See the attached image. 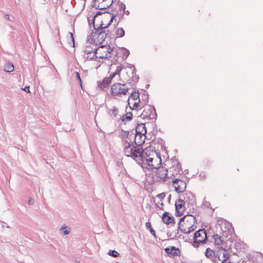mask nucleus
Instances as JSON below:
<instances>
[{
    "instance_id": "obj_1",
    "label": "nucleus",
    "mask_w": 263,
    "mask_h": 263,
    "mask_svg": "<svg viewBox=\"0 0 263 263\" xmlns=\"http://www.w3.org/2000/svg\"><path fill=\"white\" fill-rule=\"evenodd\" d=\"M196 223L197 220L194 215L191 214L184 216L180 219L178 223L177 232L174 235H172V233L168 235L167 233V235L176 237L179 230L184 234H189L195 230Z\"/></svg>"
},
{
    "instance_id": "obj_2",
    "label": "nucleus",
    "mask_w": 263,
    "mask_h": 263,
    "mask_svg": "<svg viewBox=\"0 0 263 263\" xmlns=\"http://www.w3.org/2000/svg\"><path fill=\"white\" fill-rule=\"evenodd\" d=\"M145 155L148 156L147 152L144 153L143 149L139 147L133 146V148L129 149L128 154H125V155L128 157H131L137 162L143 161L146 158Z\"/></svg>"
},
{
    "instance_id": "obj_3",
    "label": "nucleus",
    "mask_w": 263,
    "mask_h": 263,
    "mask_svg": "<svg viewBox=\"0 0 263 263\" xmlns=\"http://www.w3.org/2000/svg\"><path fill=\"white\" fill-rule=\"evenodd\" d=\"M194 241L192 245L194 248H198L200 245H203L208 240L207 234L204 229H199L197 231L193 236Z\"/></svg>"
},
{
    "instance_id": "obj_4",
    "label": "nucleus",
    "mask_w": 263,
    "mask_h": 263,
    "mask_svg": "<svg viewBox=\"0 0 263 263\" xmlns=\"http://www.w3.org/2000/svg\"><path fill=\"white\" fill-rule=\"evenodd\" d=\"M128 90L129 87L125 84L117 83L111 86L110 93L112 96L117 98V97H121L122 96L126 95Z\"/></svg>"
},
{
    "instance_id": "obj_5",
    "label": "nucleus",
    "mask_w": 263,
    "mask_h": 263,
    "mask_svg": "<svg viewBox=\"0 0 263 263\" xmlns=\"http://www.w3.org/2000/svg\"><path fill=\"white\" fill-rule=\"evenodd\" d=\"M116 15H113L110 19L109 23L105 26H103V24L102 23L99 26L97 25H93V28L95 30L94 32L95 35H97L98 36V41L100 42H103L105 41L106 37L104 29L107 28L112 22L114 17Z\"/></svg>"
},
{
    "instance_id": "obj_6",
    "label": "nucleus",
    "mask_w": 263,
    "mask_h": 263,
    "mask_svg": "<svg viewBox=\"0 0 263 263\" xmlns=\"http://www.w3.org/2000/svg\"><path fill=\"white\" fill-rule=\"evenodd\" d=\"M184 201L190 210H195L196 208L195 198L191 192H186L183 195Z\"/></svg>"
},
{
    "instance_id": "obj_7",
    "label": "nucleus",
    "mask_w": 263,
    "mask_h": 263,
    "mask_svg": "<svg viewBox=\"0 0 263 263\" xmlns=\"http://www.w3.org/2000/svg\"><path fill=\"white\" fill-rule=\"evenodd\" d=\"M141 116L143 119L148 120L155 119L157 114L154 107L149 105L146 107L141 114Z\"/></svg>"
},
{
    "instance_id": "obj_8",
    "label": "nucleus",
    "mask_w": 263,
    "mask_h": 263,
    "mask_svg": "<svg viewBox=\"0 0 263 263\" xmlns=\"http://www.w3.org/2000/svg\"><path fill=\"white\" fill-rule=\"evenodd\" d=\"M146 133V127L144 124H139L136 127V134L134 137V142L137 145L140 146L142 144V141L137 142V139L138 136L142 137Z\"/></svg>"
},
{
    "instance_id": "obj_9",
    "label": "nucleus",
    "mask_w": 263,
    "mask_h": 263,
    "mask_svg": "<svg viewBox=\"0 0 263 263\" xmlns=\"http://www.w3.org/2000/svg\"><path fill=\"white\" fill-rule=\"evenodd\" d=\"M230 257L227 251L221 250L216 254L214 263H224Z\"/></svg>"
},
{
    "instance_id": "obj_10",
    "label": "nucleus",
    "mask_w": 263,
    "mask_h": 263,
    "mask_svg": "<svg viewBox=\"0 0 263 263\" xmlns=\"http://www.w3.org/2000/svg\"><path fill=\"white\" fill-rule=\"evenodd\" d=\"M112 3V0L92 1L91 6L97 9L103 10L109 8Z\"/></svg>"
},
{
    "instance_id": "obj_11",
    "label": "nucleus",
    "mask_w": 263,
    "mask_h": 263,
    "mask_svg": "<svg viewBox=\"0 0 263 263\" xmlns=\"http://www.w3.org/2000/svg\"><path fill=\"white\" fill-rule=\"evenodd\" d=\"M214 240L215 245L216 248V253L221 250L227 251L226 242L222 240L221 237L218 234H214L213 236Z\"/></svg>"
},
{
    "instance_id": "obj_12",
    "label": "nucleus",
    "mask_w": 263,
    "mask_h": 263,
    "mask_svg": "<svg viewBox=\"0 0 263 263\" xmlns=\"http://www.w3.org/2000/svg\"><path fill=\"white\" fill-rule=\"evenodd\" d=\"M174 185L175 190L178 193L183 192L186 187V182L178 178H176L172 181Z\"/></svg>"
},
{
    "instance_id": "obj_13",
    "label": "nucleus",
    "mask_w": 263,
    "mask_h": 263,
    "mask_svg": "<svg viewBox=\"0 0 263 263\" xmlns=\"http://www.w3.org/2000/svg\"><path fill=\"white\" fill-rule=\"evenodd\" d=\"M155 172L156 177L160 179V180L165 179L167 176L168 171L167 169L163 166L158 165Z\"/></svg>"
},
{
    "instance_id": "obj_14",
    "label": "nucleus",
    "mask_w": 263,
    "mask_h": 263,
    "mask_svg": "<svg viewBox=\"0 0 263 263\" xmlns=\"http://www.w3.org/2000/svg\"><path fill=\"white\" fill-rule=\"evenodd\" d=\"M98 49H99V48L93 49L90 46L86 47V48L84 50L85 54L88 55V54H91L92 53H93V55L92 57H90L89 55L87 56L86 59L87 60H92L97 59L98 58H99V57L97 55V54L98 53Z\"/></svg>"
},
{
    "instance_id": "obj_15",
    "label": "nucleus",
    "mask_w": 263,
    "mask_h": 263,
    "mask_svg": "<svg viewBox=\"0 0 263 263\" xmlns=\"http://www.w3.org/2000/svg\"><path fill=\"white\" fill-rule=\"evenodd\" d=\"M164 251L170 257L179 256L180 254L179 249L174 246L165 248Z\"/></svg>"
},
{
    "instance_id": "obj_16",
    "label": "nucleus",
    "mask_w": 263,
    "mask_h": 263,
    "mask_svg": "<svg viewBox=\"0 0 263 263\" xmlns=\"http://www.w3.org/2000/svg\"><path fill=\"white\" fill-rule=\"evenodd\" d=\"M162 221L168 225L169 224H175V220H174V217L172 216H170L168 215V213L166 212H165L164 213H163V214H162Z\"/></svg>"
},
{
    "instance_id": "obj_17",
    "label": "nucleus",
    "mask_w": 263,
    "mask_h": 263,
    "mask_svg": "<svg viewBox=\"0 0 263 263\" xmlns=\"http://www.w3.org/2000/svg\"><path fill=\"white\" fill-rule=\"evenodd\" d=\"M106 49V50L104 51V52L105 53V54L104 55H100L99 57V59H109L110 58H111L112 57V55H111V54H112V52L114 51V47H111L110 46H108V47H106L105 46V48Z\"/></svg>"
},
{
    "instance_id": "obj_18",
    "label": "nucleus",
    "mask_w": 263,
    "mask_h": 263,
    "mask_svg": "<svg viewBox=\"0 0 263 263\" xmlns=\"http://www.w3.org/2000/svg\"><path fill=\"white\" fill-rule=\"evenodd\" d=\"M122 145L123 146V153L124 155L125 154H128V152L129 149L133 148V146H134L130 142H128L127 140L123 139L122 140Z\"/></svg>"
},
{
    "instance_id": "obj_19",
    "label": "nucleus",
    "mask_w": 263,
    "mask_h": 263,
    "mask_svg": "<svg viewBox=\"0 0 263 263\" xmlns=\"http://www.w3.org/2000/svg\"><path fill=\"white\" fill-rule=\"evenodd\" d=\"M145 156H146V157H147L145 155ZM144 159H145V160L146 161V163L145 164H146V166H145V167L146 168H147L148 170H153L154 168H157V167L158 166H157V164L155 165V164L153 163V161L154 160L153 158H144Z\"/></svg>"
},
{
    "instance_id": "obj_20",
    "label": "nucleus",
    "mask_w": 263,
    "mask_h": 263,
    "mask_svg": "<svg viewBox=\"0 0 263 263\" xmlns=\"http://www.w3.org/2000/svg\"><path fill=\"white\" fill-rule=\"evenodd\" d=\"M204 254L206 257L208 258H212L216 256V251L214 252L212 249L208 248L206 249Z\"/></svg>"
},
{
    "instance_id": "obj_21",
    "label": "nucleus",
    "mask_w": 263,
    "mask_h": 263,
    "mask_svg": "<svg viewBox=\"0 0 263 263\" xmlns=\"http://www.w3.org/2000/svg\"><path fill=\"white\" fill-rule=\"evenodd\" d=\"M133 119V114L132 112H127L125 115H124L120 118L122 122H124L126 121H130Z\"/></svg>"
},
{
    "instance_id": "obj_22",
    "label": "nucleus",
    "mask_w": 263,
    "mask_h": 263,
    "mask_svg": "<svg viewBox=\"0 0 263 263\" xmlns=\"http://www.w3.org/2000/svg\"><path fill=\"white\" fill-rule=\"evenodd\" d=\"M173 170H175V172H173L172 175L174 176H176L178 173H180L181 172H182L181 164L179 163V162H177L176 166L175 168H173Z\"/></svg>"
},
{
    "instance_id": "obj_23",
    "label": "nucleus",
    "mask_w": 263,
    "mask_h": 263,
    "mask_svg": "<svg viewBox=\"0 0 263 263\" xmlns=\"http://www.w3.org/2000/svg\"><path fill=\"white\" fill-rule=\"evenodd\" d=\"M14 68L13 65L11 63H7L4 67V70L7 72H11L14 71Z\"/></svg>"
},
{
    "instance_id": "obj_24",
    "label": "nucleus",
    "mask_w": 263,
    "mask_h": 263,
    "mask_svg": "<svg viewBox=\"0 0 263 263\" xmlns=\"http://www.w3.org/2000/svg\"><path fill=\"white\" fill-rule=\"evenodd\" d=\"M124 13L125 12H121L120 11V12H117V13H116L115 14L109 13V15H111V17L113 15H116V16L114 17V20L115 19V21L116 22L117 21V18H116V17H118L119 18V20L117 21V24H118V23L120 21V20L123 18V17L124 16Z\"/></svg>"
},
{
    "instance_id": "obj_25",
    "label": "nucleus",
    "mask_w": 263,
    "mask_h": 263,
    "mask_svg": "<svg viewBox=\"0 0 263 263\" xmlns=\"http://www.w3.org/2000/svg\"><path fill=\"white\" fill-rule=\"evenodd\" d=\"M67 226L65 224H64L61 227L60 229V231H61V233L63 234L64 235H67L69 234L70 232V228H68L67 229Z\"/></svg>"
},
{
    "instance_id": "obj_26",
    "label": "nucleus",
    "mask_w": 263,
    "mask_h": 263,
    "mask_svg": "<svg viewBox=\"0 0 263 263\" xmlns=\"http://www.w3.org/2000/svg\"><path fill=\"white\" fill-rule=\"evenodd\" d=\"M145 227L147 229L149 230L151 234L155 237H156V233L155 230L153 229L150 222L147 221L145 223Z\"/></svg>"
},
{
    "instance_id": "obj_27",
    "label": "nucleus",
    "mask_w": 263,
    "mask_h": 263,
    "mask_svg": "<svg viewBox=\"0 0 263 263\" xmlns=\"http://www.w3.org/2000/svg\"><path fill=\"white\" fill-rule=\"evenodd\" d=\"M115 33L117 37H122L125 35V31L122 28H118Z\"/></svg>"
},
{
    "instance_id": "obj_28",
    "label": "nucleus",
    "mask_w": 263,
    "mask_h": 263,
    "mask_svg": "<svg viewBox=\"0 0 263 263\" xmlns=\"http://www.w3.org/2000/svg\"><path fill=\"white\" fill-rule=\"evenodd\" d=\"M124 68V66L123 65H120L118 66L116 69V71L111 74L112 77H114L116 75L118 74L120 76L121 71Z\"/></svg>"
},
{
    "instance_id": "obj_29",
    "label": "nucleus",
    "mask_w": 263,
    "mask_h": 263,
    "mask_svg": "<svg viewBox=\"0 0 263 263\" xmlns=\"http://www.w3.org/2000/svg\"><path fill=\"white\" fill-rule=\"evenodd\" d=\"M108 114L110 115H112L114 117H116L118 114V109L116 106H113L112 109L108 111Z\"/></svg>"
},
{
    "instance_id": "obj_30",
    "label": "nucleus",
    "mask_w": 263,
    "mask_h": 263,
    "mask_svg": "<svg viewBox=\"0 0 263 263\" xmlns=\"http://www.w3.org/2000/svg\"><path fill=\"white\" fill-rule=\"evenodd\" d=\"M113 77L111 75H110L108 77L105 78L102 82H103L105 84V85H107V86L111 83V80L112 79Z\"/></svg>"
},
{
    "instance_id": "obj_31",
    "label": "nucleus",
    "mask_w": 263,
    "mask_h": 263,
    "mask_svg": "<svg viewBox=\"0 0 263 263\" xmlns=\"http://www.w3.org/2000/svg\"><path fill=\"white\" fill-rule=\"evenodd\" d=\"M121 136L123 138H127L129 135V132L122 129L121 130Z\"/></svg>"
},
{
    "instance_id": "obj_32",
    "label": "nucleus",
    "mask_w": 263,
    "mask_h": 263,
    "mask_svg": "<svg viewBox=\"0 0 263 263\" xmlns=\"http://www.w3.org/2000/svg\"><path fill=\"white\" fill-rule=\"evenodd\" d=\"M130 97H131L133 100H136L139 97V94L138 91L137 92H133L130 96Z\"/></svg>"
},
{
    "instance_id": "obj_33",
    "label": "nucleus",
    "mask_w": 263,
    "mask_h": 263,
    "mask_svg": "<svg viewBox=\"0 0 263 263\" xmlns=\"http://www.w3.org/2000/svg\"><path fill=\"white\" fill-rule=\"evenodd\" d=\"M108 86L105 85L103 82H98V87H99L101 90H104L105 88H106Z\"/></svg>"
},
{
    "instance_id": "obj_34",
    "label": "nucleus",
    "mask_w": 263,
    "mask_h": 263,
    "mask_svg": "<svg viewBox=\"0 0 263 263\" xmlns=\"http://www.w3.org/2000/svg\"><path fill=\"white\" fill-rule=\"evenodd\" d=\"M108 254L114 257H118L120 255V254L115 250H109Z\"/></svg>"
},
{
    "instance_id": "obj_35",
    "label": "nucleus",
    "mask_w": 263,
    "mask_h": 263,
    "mask_svg": "<svg viewBox=\"0 0 263 263\" xmlns=\"http://www.w3.org/2000/svg\"><path fill=\"white\" fill-rule=\"evenodd\" d=\"M175 210H182L183 209H185V206L184 205L180 203L178 204L177 202H175Z\"/></svg>"
},
{
    "instance_id": "obj_36",
    "label": "nucleus",
    "mask_w": 263,
    "mask_h": 263,
    "mask_svg": "<svg viewBox=\"0 0 263 263\" xmlns=\"http://www.w3.org/2000/svg\"><path fill=\"white\" fill-rule=\"evenodd\" d=\"M119 10L121 12H125V5L122 2H120L119 3Z\"/></svg>"
},
{
    "instance_id": "obj_37",
    "label": "nucleus",
    "mask_w": 263,
    "mask_h": 263,
    "mask_svg": "<svg viewBox=\"0 0 263 263\" xmlns=\"http://www.w3.org/2000/svg\"><path fill=\"white\" fill-rule=\"evenodd\" d=\"M184 210V209L182 210H175V215L177 217L181 216L183 215Z\"/></svg>"
},
{
    "instance_id": "obj_38",
    "label": "nucleus",
    "mask_w": 263,
    "mask_h": 263,
    "mask_svg": "<svg viewBox=\"0 0 263 263\" xmlns=\"http://www.w3.org/2000/svg\"><path fill=\"white\" fill-rule=\"evenodd\" d=\"M135 72V68H134V70H133V75L134 74ZM139 76L138 75H136V74H135V76H133V81H134V82L136 83L138 82V80H139Z\"/></svg>"
},
{
    "instance_id": "obj_39",
    "label": "nucleus",
    "mask_w": 263,
    "mask_h": 263,
    "mask_svg": "<svg viewBox=\"0 0 263 263\" xmlns=\"http://www.w3.org/2000/svg\"><path fill=\"white\" fill-rule=\"evenodd\" d=\"M123 49L122 55L126 58L129 54V51L125 48H123Z\"/></svg>"
},
{
    "instance_id": "obj_40",
    "label": "nucleus",
    "mask_w": 263,
    "mask_h": 263,
    "mask_svg": "<svg viewBox=\"0 0 263 263\" xmlns=\"http://www.w3.org/2000/svg\"><path fill=\"white\" fill-rule=\"evenodd\" d=\"M155 154L157 157V160H158V163L157 164V166L160 165L161 164L162 160L161 157V155L159 153H156L155 152Z\"/></svg>"
},
{
    "instance_id": "obj_41",
    "label": "nucleus",
    "mask_w": 263,
    "mask_h": 263,
    "mask_svg": "<svg viewBox=\"0 0 263 263\" xmlns=\"http://www.w3.org/2000/svg\"><path fill=\"white\" fill-rule=\"evenodd\" d=\"M75 74H76V77L77 79L79 81L80 84L81 86L82 87V80H81V78L80 77V73L78 72H75Z\"/></svg>"
},
{
    "instance_id": "obj_42",
    "label": "nucleus",
    "mask_w": 263,
    "mask_h": 263,
    "mask_svg": "<svg viewBox=\"0 0 263 263\" xmlns=\"http://www.w3.org/2000/svg\"><path fill=\"white\" fill-rule=\"evenodd\" d=\"M102 13H102V12H100V11H98V12L96 13V14H95V15L93 17V18H92V22H91V23H92L93 26V25H96L95 24V18H96V17H97L98 15L102 14Z\"/></svg>"
},
{
    "instance_id": "obj_43",
    "label": "nucleus",
    "mask_w": 263,
    "mask_h": 263,
    "mask_svg": "<svg viewBox=\"0 0 263 263\" xmlns=\"http://www.w3.org/2000/svg\"><path fill=\"white\" fill-rule=\"evenodd\" d=\"M69 34L70 35V39H71V43L69 42V44H70L72 43V47H74V37H73V34L71 32H69Z\"/></svg>"
},
{
    "instance_id": "obj_44",
    "label": "nucleus",
    "mask_w": 263,
    "mask_h": 263,
    "mask_svg": "<svg viewBox=\"0 0 263 263\" xmlns=\"http://www.w3.org/2000/svg\"><path fill=\"white\" fill-rule=\"evenodd\" d=\"M105 48V46H104V45H101L99 47V49H98V51H99V52H100L101 53V55H104L105 54V53L104 52V51L105 50H103V51H101L100 49H104Z\"/></svg>"
},
{
    "instance_id": "obj_45",
    "label": "nucleus",
    "mask_w": 263,
    "mask_h": 263,
    "mask_svg": "<svg viewBox=\"0 0 263 263\" xmlns=\"http://www.w3.org/2000/svg\"><path fill=\"white\" fill-rule=\"evenodd\" d=\"M104 31L105 32V34H106L107 37L111 38V32L109 30H105L104 29Z\"/></svg>"
},
{
    "instance_id": "obj_46",
    "label": "nucleus",
    "mask_w": 263,
    "mask_h": 263,
    "mask_svg": "<svg viewBox=\"0 0 263 263\" xmlns=\"http://www.w3.org/2000/svg\"><path fill=\"white\" fill-rule=\"evenodd\" d=\"M157 197L161 200H163L165 197V194L164 193H162L157 195Z\"/></svg>"
},
{
    "instance_id": "obj_47",
    "label": "nucleus",
    "mask_w": 263,
    "mask_h": 263,
    "mask_svg": "<svg viewBox=\"0 0 263 263\" xmlns=\"http://www.w3.org/2000/svg\"><path fill=\"white\" fill-rule=\"evenodd\" d=\"M178 202L179 203L182 204H183L184 205L186 204V202L185 201H184V198L183 199L179 198L178 199Z\"/></svg>"
},
{
    "instance_id": "obj_48",
    "label": "nucleus",
    "mask_w": 263,
    "mask_h": 263,
    "mask_svg": "<svg viewBox=\"0 0 263 263\" xmlns=\"http://www.w3.org/2000/svg\"><path fill=\"white\" fill-rule=\"evenodd\" d=\"M23 90H24L25 92H27V93H30V87H29V86H25V87L23 88Z\"/></svg>"
},
{
    "instance_id": "obj_49",
    "label": "nucleus",
    "mask_w": 263,
    "mask_h": 263,
    "mask_svg": "<svg viewBox=\"0 0 263 263\" xmlns=\"http://www.w3.org/2000/svg\"><path fill=\"white\" fill-rule=\"evenodd\" d=\"M157 205V207L159 208L160 210H163V203L162 202H161L160 203V205H158V204H156Z\"/></svg>"
},
{
    "instance_id": "obj_50",
    "label": "nucleus",
    "mask_w": 263,
    "mask_h": 263,
    "mask_svg": "<svg viewBox=\"0 0 263 263\" xmlns=\"http://www.w3.org/2000/svg\"><path fill=\"white\" fill-rule=\"evenodd\" d=\"M34 203V200L32 198H31L29 201H28V204L29 205H33Z\"/></svg>"
},
{
    "instance_id": "obj_51",
    "label": "nucleus",
    "mask_w": 263,
    "mask_h": 263,
    "mask_svg": "<svg viewBox=\"0 0 263 263\" xmlns=\"http://www.w3.org/2000/svg\"><path fill=\"white\" fill-rule=\"evenodd\" d=\"M182 224H184V226H191L190 225V222H187L186 221H182Z\"/></svg>"
},
{
    "instance_id": "obj_52",
    "label": "nucleus",
    "mask_w": 263,
    "mask_h": 263,
    "mask_svg": "<svg viewBox=\"0 0 263 263\" xmlns=\"http://www.w3.org/2000/svg\"><path fill=\"white\" fill-rule=\"evenodd\" d=\"M138 105H139V102H135V103H134V104L133 105V107H134V108H136L138 107Z\"/></svg>"
},
{
    "instance_id": "obj_53",
    "label": "nucleus",
    "mask_w": 263,
    "mask_h": 263,
    "mask_svg": "<svg viewBox=\"0 0 263 263\" xmlns=\"http://www.w3.org/2000/svg\"><path fill=\"white\" fill-rule=\"evenodd\" d=\"M5 17L7 20H9V21H11L10 19V16L9 14H5Z\"/></svg>"
},
{
    "instance_id": "obj_54",
    "label": "nucleus",
    "mask_w": 263,
    "mask_h": 263,
    "mask_svg": "<svg viewBox=\"0 0 263 263\" xmlns=\"http://www.w3.org/2000/svg\"><path fill=\"white\" fill-rule=\"evenodd\" d=\"M71 3L73 5V6H74V5L76 4V2L75 0H71Z\"/></svg>"
},
{
    "instance_id": "obj_55",
    "label": "nucleus",
    "mask_w": 263,
    "mask_h": 263,
    "mask_svg": "<svg viewBox=\"0 0 263 263\" xmlns=\"http://www.w3.org/2000/svg\"><path fill=\"white\" fill-rule=\"evenodd\" d=\"M171 198V195H169V196H168V197L167 198V200H168V202L170 201Z\"/></svg>"
},
{
    "instance_id": "obj_56",
    "label": "nucleus",
    "mask_w": 263,
    "mask_h": 263,
    "mask_svg": "<svg viewBox=\"0 0 263 263\" xmlns=\"http://www.w3.org/2000/svg\"><path fill=\"white\" fill-rule=\"evenodd\" d=\"M125 13V14H127V15H128V14H129V11H128V10H127V11H125V13Z\"/></svg>"
},
{
    "instance_id": "obj_57",
    "label": "nucleus",
    "mask_w": 263,
    "mask_h": 263,
    "mask_svg": "<svg viewBox=\"0 0 263 263\" xmlns=\"http://www.w3.org/2000/svg\"><path fill=\"white\" fill-rule=\"evenodd\" d=\"M76 261L78 263H79L80 262V260H78L77 259H76Z\"/></svg>"
},
{
    "instance_id": "obj_58",
    "label": "nucleus",
    "mask_w": 263,
    "mask_h": 263,
    "mask_svg": "<svg viewBox=\"0 0 263 263\" xmlns=\"http://www.w3.org/2000/svg\"><path fill=\"white\" fill-rule=\"evenodd\" d=\"M130 109H131L132 110L134 109V107L133 106V107H130Z\"/></svg>"
},
{
    "instance_id": "obj_59",
    "label": "nucleus",
    "mask_w": 263,
    "mask_h": 263,
    "mask_svg": "<svg viewBox=\"0 0 263 263\" xmlns=\"http://www.w3.org/2000/svg\"><path fill=\"white\" fill-rule=\"evenodd\" d=\"M147 207H149V208H150V207H151V205H149V204H148V205H147Z\"/></svg>"
},
{
    "instance_id": "obj_60",
    "label": "nucleus",
    "mask_w": 263,
    "mask_h": 263,
    "mask_svg": "<svg viewBox=\"0 0 263 263\" xmlns=\"http://www.w3.org/2000/svg\"><path fill=\"white\" fill-rule=\"evenodd\" d=\"M147 207H149V208H150V207H151V205H149V204H148V205H147Z\"/></svg>"
}]
</instances>
